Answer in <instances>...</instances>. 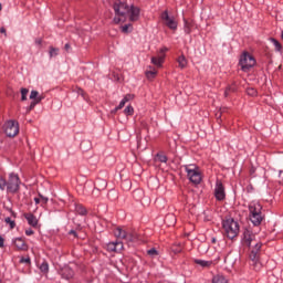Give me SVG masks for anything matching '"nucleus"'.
Returning a JSON list of instances; mask_svg holds the SVG:
<instances>
[{
	"mask_svg": "<svg viewBox=\"0 0 283 283\" xmlns=\"http://www.w3.org/2000/svg\"><path fill=\"white\" fill-rule=\"evenodd\" d=\"M129 7L127 2L116 0L113 4L115 12V18L113 19L114 23H125L127 21V12H129Z\"/></svg>",
	"mask_w": 283,
	"mask_h": 283,
	"instance_id": "1",
	"label": "nucleus"
},
{
	"mask_svg": "<svg viewBox=\"0 0 283 283\" xmlns=\"http://www.w3.org/2000/svg\"><path fill=\"white\" fill-rule=\"evenodd\" d=\"M249 211L252 224H254V227H260V224H262V220H264V217L262 216V205L258 201H252L249 205Z\"/></svg>",
	"mask_w": 283,
	"mask_h": 283,
	"instance_id": "2",
	"label": "nucleus"
},
{
	"mask_svg": "<svg viewBox=\"0 0 283 283\" xmlns=\"http://www.w3.org/2000/svg\"><path fill=\"white\" fill-rule=\"evenodd\" d=\"M222 228L226 232L227 238L233 240V238H238V233H240V224L238 221H234L233 218H228L223 220Z\"/></svg>",
	"mask_w": 283,
	"mask_h": 283,
	"instance_id": "3",
	"label": "nucleus"
},
{
	"mask_svg": "<svg viewBox=\"0 0 283 283\" xmlns=\"http://www.w3.org/2000/svg\"><path fill=\"white\" fill-rule=\"evenodd\" d=\"M184 169L188 176V179L193 185H200L202 182V175L200 174V168L193 164L184 166Z\"/></svg>",
	"mask_w": 283,
	"mask_h": 283,
	"instance_id": "4",
	"label": "nucleus"
},
{
	"mask_svg": "<svg viewBox=\"0 0 283 283\" xmlns=\"http://www.w3.org/2000/svg\"><path fill=\"white\" fill-rule=\"evenodd\" d=\"M252 249L250 252L251 266L254 271H260L262 269V263H260V250L262 249V243L256 242L251 244Z\"/></svg>",
	"mask_w": 283,
	"mask_h": 283,
	"instance_id": "5",
	"label": "nucleus"
},
{
	"mask_svg": "<svg viewBox=\"0 0 283 283\" xmlns=\"http://www.w3.org/2000/svg\"><path fill=\"white\" fill-rule=\"evenodd\" d=\"M239 65L242 72H249L251 67L255 66V57L248 52H243L239 59Z\"/></svg>",
	"mask_w": 283,
	"mask_h": 283,
	"instance_id": "6",
	"label": "nucleus"
},
{
	"mask_svg": "<svg viewBox=\"0 0 283 283\" xmlns=\"http://www.w3.org/2000/svg\"><path fill=\"white\" fill-rule=\"evenodd\" d=\"M114 235L115 238H118L119 240H125V242H136L138 240V234L134 232H127L123 230V228H116L114 230Z\"/></svg>",
	"mask_w": 283,
	"mask_h": 283,
	"instance_id": "7",
	"label": "nucleus"
},
{
	"mask_svg": "<svg viewBox=\"0 0 283 283\" xmlns=\"http://www.w3.org/2000/svg\"><path fill=\"white\" fill-rule=\"evenodd\" d=\"M3 132L8 138H14L19 134V122L10 119L4 123Z\"/></svg>",
	"mask_w": 283,
	"mask_h": 283,
	"instance_id": "8",
	"label": "nucleus"
},
{
	"mask_svg": "<svg viewBox=\"0 0 283 283\" xmlns=\"http://www.w3.org/2000/svg\"><path fill=\"white\" fill-rule=\"evenodd\" d=\"M21 187V179H19V175L10 174L9 181L7 182V191L9 193H17Z\"/></svg>",
	"mask_w": 283,
	"mask_h": 283,
	"instance_id": "9",
	"label": "nucleus"
},
{
	"mask_svg": "<svg viewBox=\"0 0 283 283\" xmlns=\"http://www.w3.org/2000/svg\"><path fill=\"white\" fill-rule=\"evenodd\" d=\"M161 20L164 21L165 25H167V28H169L170 30L178 29V22L176 21V18H174V15H169V12L164 11L161 13Z\"/></svg>",
	"mask_w": 283,
	"mask_h": 283,
	"instance_id": "10",
	"label": "nucleus"
},
{
	"mask_svg": "<svg viewBox=\"0 0 283 283\" xmlns=\"http://www.w3.org/2000/svg\"><path fill=\"white\" fill-rule=\"evenodd\" d=\"M126 17H128L129 21L132 22H136L138 21V19H140V8L132 4L128 8V11L126 13Z\"/></svg>",
	"mask_w": 283,
	"mask_h": 283,
	"instance_id": "11",
	"label": "nucleus"
},
{
	"mask_svg": "<svg viewBox=\"0 0 283 283\" xmlns=\"http://www.w3.org/2000/svg\"><path fill=\"white\" fill-rule=\"evenodd\" d=\"M255 241V234L251 233V230H245L243 232V244L245 247L251 248L252 244L256 243Z\"/></svg>",
	"mask_w": 283,
	"mask_h": 283,
	"instance_id": "12",
	"label": "nucleus"
},
{
	"mask_svg": "<svg viewBox=\"0 0 283 283\" xmlns=\"http://www.w3.org/2000/svg\"><path fill=\"white\" fill-rule=\"evenodd\" d=\"M214 196L217 200H224V186L222 185V181H217L216 188H214Z\"/></svg>",
	"mask_w": 283,
	"mask_h": 283,
	"instance_id": "13",
	"label": "nucleus"
},
{
	"mask_svg": "<svg viewBox=\"0 0 283 283\" xmlns=\"http://www.w3.org/2000/svg\"><path fill=\"white\" fill-rule=\"evenodd\" d=\"M60 275L64 280H72V277H74V270L72 269V266L65 265L64 268L61 269Z\"/></svg>",
	"mask_w": 283,
	"mask_h": 283,
	"instance_id": "14",
	"label": "nucleus"
},
{
	"mask_svg": "<svg viewBox=\"0 0 283 283\" xmlns=\"http://www.w3.org/2000/svg\"><path fill=\"white\" fill-rule=\"evenodd\" d=\"M146 78H148V81H154V78H156V76H158V70L151 65L147 66L146 71Z\"/></svg>",
	"mask_w": 283,
	"mask_h": 283,
	"instance_id": "15",
	"label": "nucleus"
},
{
	"mask_svg": "<svg viewBox=\"0 0 283 283\" xmlns=\"http://www.w3.org/2000/svg\"><path fill=\"white\" fill-rule=\"evenodd\" d=\"M150 62L155 67H163V63H165V54H158L157 56H153Z\"/></svg>",
	"mask_w": 283,
	"mask_h": 283,
	"instance_id": "16",
	"label": "nucleus"
},
{
	"mask_svg": "<svg viewBox=\"0 0 283 283\" xmlns=\"http://www.w3.org/2000/svg\"><path fill=\"white\" fill-rule=\"evenodd\" d=\"M13 244L18 249V251H28V244H25L23 238L13 239Z\"/></svg>",
	"mask_w": 283,
	"mask_h": 283,
	"instance_id": "17",
	"label": "nucleus"
},
{
	"mask_svg": "<svg viewBox=\"0 0 283 283\" xmlns=\"http://www.w3.org/2000/svg\"><path fill=\"white\" fill-rule=\"evenodd\" d=\"M193 262L195 264H197V266H200L201 269H211V266H213V261L195 259Z\"/></svg>",
	"mask_w": 283,
	"mask_h": 283,
	"instance_id": "18",
	"label": "nucleus"
},
{
	"mask_svg": "<svg viewBox=\"0 0 283 283\" xmlns=\"http://www.w3.org/2000/svg\"><path fill=\"white\" fill-rule=\"evenodd\" d=\"M24 218L28 221V224H30V227L36 228L39 226V219H36V217H34V214L27 213V214H24Z\"/></svg>",
	"mask_w": 283,
	"mask_h": 283,
	"instance_id": "19",
	"label": "nucleus"
},
{
	"mask_svg": "<svg viewBox=\"0 0 283 283\" xmlns=\"http://www.w3.org/2000/svg\"><path fill=\"white\" fill-rule=\"evenodd\" d=\"M134 99V95L132 94H126L123 99L119 102L118 106H116V109H123V107H125V105H127V103H129V101Z\"/></svg>",
	"mask_w": 283,
	"mask_h": 283,
	"instance_id": "20",
	"label": "nucleus"
},
{
	"mask_svg": "<svg viewBox=\"0 0 283 283\" xmlns=\"http://www.w3.org/2000/svg\"><path fill=\"white\" fill-rule=\"evenodd\" d=\"M193 30V21L184 20V31L186 34H191Z\"/></svg>",
	"mask_w": 283,
	"mask_h": 283,
	"instance_id": "21",
	"label": "nucleus"
},
{
	"mask_svg": "<svg viewBox=\"0 0 283 283\" xmlns=\"http://www.w3.org/2000/svg\"><path fill=\"white\" fill-rule=\"evenodd\" d=\"M40 272L43 273V275H48V273L50 272V264H48V261H43L40 265H39Z\"/></svg>",
	"mask_w": 283,
	"mask_h": 283,
	"instance_id": "22",
	"label": "nucleus"
},
{
	"mask_svg": "<svg viewBox=\"0 0 283 283\" xmlns=\"http://www.w3.org/2000/svg\"><path fill=\"white\" fill-rule=\"evenodd\" d=\"M212 283H229V280L222 274H217L212 277Z\"/></svg>",
	"mask_w": 283,
	"mask_h": 283,
	"instance_id": "23",
	"label": "nucleus"
},
{
	"mask_svg": "<svg viewBox=\"0 0 283 283\" xmlns=\"http://www.w3.org/2000/svg\"><path fill=\"white\" fill-rule=\"evenodd\" d=\"M177 63L181 70H185V67H187V57H185V55H180Z\"/></svg>",
	"mask_w": 283,
	"mask_h": 283,
	"instance_id": "24",
	"label": "nucleus"
},
{
	"mask_svg": "<svg viewBox=\"0 0 283 283\" xmlns=\"http://www.w3.org/2000/svg\"><path fill=\"white\" fill-rule=\"evenodd\" d=\"M271 43L275 48V52H282V44L275 38H270Z\"/></svg>",
	"mask_w": 283,
	"mask_h": 283,
	"instance_id": "25",
	"label": "nucleus"
},
{
	"mask_svg": "<svg viewBox=\"0 0 283 283\" xmlns=\"http://www.w3.org/2000/svg\"><path fill=\"white\" fill-rule=\"evenodd\" d=\"M40 98V103L43 101V96L39 95L38 91H31L30 93V99L31 101H39Z\"/></svg>",
	"mask_w": 283,
	"mask_h": 283,
	"instance_id": "26",
	"label": "nucleus"
},
{
	"mask_svg": "<svg viewBox=\"0 0 283 283\" xmlns=\"http://www.w3.org/2000/svg\"><path fill=\"white\" fill-rule=\"evenodd\" d=\"M75 211L76 213H78V216H87V209H85V207H83L82 205H77L75 207Z\"/></svg>",
	"mask_w": 283,
	"mask_h": 283,
	"instance_id": "27",
	"label": "nucleus"
},
{
	"mask_svg": "<svg viewBox=\"0 0 283 283\" xmlns=\"http://www.w3.org/2000/svg\"><path fill=\"white\" fill-rule=\"evenodd\" d=\"M49 55H50V59H53V56H59V49L54 46H50Z\"/></svg>",
	"mask_w": 283,
	"mask_h": 283,
	"instance_id": "28",
	"label": "nucleus"
},
{
	"mask_svg": "<svg viewBox=\"0 0 283 283\" xmlns=\"http://www.w3.org/2000/svg\"><path fill=\"white\" fill-rule=\"evenodd\" d=\"M132 30H134V27L132 24H125L122 27V32L124 34H128V32H132Z\"/></svg>",
	"mask_w": 283,
	"mask_h": 283,
	"instance_id": "29",
	"label": "nucleus"
},
{
	"mask_svg": "<svg viewBox=\"0 0 283 283\" xmlns=\"http://www.w3.org/2000/svg\"><path fill=\"white\" fill-rule=\"evenodd\" d=\"M124 114L126 116H134V106L128 105L125 109H124Z\"/></svg>",
	"mask_w": 283,
	"mask_h": 283,
	"instance_id": "30",
	"label": "nucleus"
},
{
	"mask_svg": "<svg viewBox=\"0 0 283 283\" xmlns=\"http://www.w3.org/2000/svg\"><path fill=\"white\" fill-rule=\"evenodd\" d=\"M106 250L111 252H116V241L107 243Z\"/></svg>",
	"mask_w": 283,
	"mask_h": 283,
	"instance_id": "31",
	"label": "nucleus"
},
{
	"mask_svg": "<svg viewBox=\"0 0 283 283\" xmlns=\"http://www.w3.org/2000/svg\"><path fill=\"white\" fill-rule=\"evenodd\" d=\"M28 88H21V101H28V94H29Z\"/></svg>",
	"mask_w": 283,
	"mask_h": 283,
	"instance_id": "32",
	"label": "nucleus"
},
{
	"mask_svg": "<svg viewBox=\"0 0 283 283\" xmlns=\"http://www.w3.org/2000/svg\"><path fill=\"white\" fill-rule=\"evenodd\" d=\"M4 222L10 226V229H14V227H17V223L10 217L6 218Z\"/></svg>",
	"mask_w": 283,
	"mask_h": 283,
	"instance_id": "33",
	"label": "nucleus"
},
{
	"mask_svg": "<svg viewBox=\"0 0 283 283\" xmlns=\"http://www.w3.org/2000/svg\"><path fill=\"white\" fill-rule=\"evenodd\" d=\"M6 187H8V181H6V179L0 176V189H1V191H4Z\"/></svg>",
	"mask_w": 283,
	"mask_h": 283,
	"instance_id": "34",
	"label": "nucleus"
},
{
	"mask_svg": "<svg viewBox=\"0 0 283 283\" xmlns=\"http://www.w3.org/2000/svg\"><path fill=\"white\" fill-rule=\"evenodd\" d=\"M168 220H170V224H176V216H174V214H168V216L165 218V222H168Z\"/></svg>",
	"mask_w": 283,
	"mask_h": 283,
	"instance_id": "35",
	"label": "nucleus"
},
{
	"mask_svg": "<svg viewBox=\"0 0 283 283\" xmlns=\"http://www.w3.org/2000/svg\"><path fill=\"white\" fill-rule=\"evenodd\" d=\"M156 158L159 160V163H167V155L157 154Z\"/></svg>",
	"mask_w": 283,
	"mask_h": 283,
	"instance_id": "36",
	"label": "nucleus"
},
{
	"mask_svg": "<svg viewBox=\"0 0 283 283\" xmlns=\"http://www.w3.org/2000/svg\"><path fill=\"white\" fill-rule=\"evenodd\" d=\"M231 92H235V86L232 85V86H228L224 91V96H229V94H231Z\"/></svg>",
	"mask_w": 283,
	"mask_h": 283,
	"instance_id": "37",
	"label": "nucleus"
},
{
	"mask_svg": "<svg viewBox=\"0 0 283 283\" xmlns=\"http://www.w3.org/2000/svg\"><path fill=\"white\" fill-rule=\"evenodd\" d=\"M147 253H148V255H150V258H156V255H158V250L153 248V249L148 250Z\"/></svg>",
	"mask_w": 283,
	"mask_h": 283,
	"instance_id": "38",
	"label": "nucleus"
},
{
	"mask_svg": "<svg viewBox=\"0 0 283 283\" xmlns=\"http://www.w3.org/2000/svg\"><path fill=\"white\" fill-rule=\"evenodd\" d=\"M247 92L249 96H258V91H255V88H248Z\"/></svg>",
	"mask_w": 283,
	"mask_h": 283,
	"instance_id": "39",
	"label": "nucleus"
},
{
	"mask_svg": "<svg viewBox=\"0 0 283 283\" xmlns=\"http://www.w3.org/2000/svg\"><path fill=\"white\" fill-rule=\"evenodd\" d=\"M39 103H41V98H38L36 101H32L30 104V109H34V107H36Z\"/></svg>",
	"mask_w": 283,
	"mask_h": 283,
	"instance_id": "40",
	"label": "nucleus"
},
{
	"mask_svg": "<svg viewBox=\"0 0 283 283\" xmlns=\"http://www.w3.org/2000/svg\"><path fill=\"white\" fill-rule=\"evenodd\" d=\"M115 244H116V251H123V242L115 241Z\"/></svg>",
	"mask_w": 283,
	"mask_h": 283,
	"instance_id": "41",
	"label": "nucleus"
},
{
	"mask_svg": "<svg viewBox=\"0 0 283 283\" xmlns=\"http://www.w3.org/2000/svg\"><path fill=\"white\" fill-rule=\"evenodd\" d=\"M21 264H30V258L20 259Z\"/></svg>",
	"mask_w": 283,
	"mask_h": 283,
	"instance_id": "42",
	"label": "nucleus"
},
{
	"mask_svg": "<svg viewBox=\"0 0 283 283\" xmlns=\"http://www.w3.org/2000/svg\"><path fill=\"white\" fill-rule=\"evenodd\" d=\"M25 235H34V230L33 229L25 230Z\"/></svg>",
	"mask_w": 283,
	"mask_h": 283,
	"instance_id": "43",
	"label": "nucleus"
},
{
	"mask_svg": "<svg viewBox=\"0 0 283 283\" xmlns=\"http://www.w3.org/2000/svg\"><path fill=\"white\" fill-rule=\"evenodd\" d=\"M4 242L6 240L3 239V237L0 235V249H3V247H6Z\"/></svg>",
	"mask_w": 283,
	"mask_h": 283,
	"instance_id": "44",
	"label": "nucleus"
},
{
	"mask_svg": "<svg viewBox=\"0 0 283 283\" xmlns=\"http://www.w3.org/2000/svg\"><path fill=\"white\" fill-rule=\"evenodd\" d=\"M102 182V189H105L107 187V181L106 180H99Z\"/></svg>",
	"mask_w": 283,
	"mask_h": 283,
	"instance_id": "45",
	"label": "nucleus"
},
{
	"mask_svg": "<svg viewBox=\"0 0 283 283\" xmlns=\"http://www.w3.org/2000/svg\"><path fill=\"white\" fill-rule=\"evenodd\" d=\"M167 48H161L160 50H159V53L158 54H165V52H167Z\"/></svg>",
	"mask_w": 283,
	"mask_h": 283,
	"instance_id": "46",
	"label": "nucleus"
},
{
	"mask_svg": "<svg viewBox=\"0 0 283 283\" xmlns=\"http://www.w3.org/2000/svg\"><path fill=\"white\" fill-rule=\"evenodd\" d=\"M77 94H81V96H84L83 90L78 88V90H77Z\"/></svg>",
	"mask_w": 283,
	"mask_h": 283,
	"instance_id": "47",
	"label": "nucleus"
},
{
	"mask_svg": "<svg viewBox=\"0 0 283 283\" xmlns=\"http://www.w3.org/2000/svg\"><path fill=\"white\" fill-rule=\"evenodd\" d=\"M279 178H281L283 180V171L282 170L279 171Z\"/></svg>",
	"mask_w": 283,
	"mask_h": 283,
	"instance_id": "48",
	"label": "nucleus"
},
{
	"mask_svg": "<svg viewBox=\"0 0 283 283\" xmlns=\"http://www.w3.org/2000/svg\"><path fill=\"white\" fill-rule=\"evenodd\" d=\"M34 202H35V205H39V202H41V199L34 198Z\"/></svg>",
	"mask_w": 283,
	"mask_h": 283,
	"instance_id": "49",
	"label": "nucleus"
},
{
	"mask_svg": "<svg viewBox=\"0 0 283 283\" xmlns=\"http://www.w3.org/2000/svg\"><path fill=\"white\" fill-rule=\"evenodd\" d=\"M1 34H6V28L0 29Z\"/></svg>",
	"mask_w": 283,
	"mask_h": 283,
	"instance_id": "50",
	"label": "nucleus"
},
{
	"mask_svg": "<svg viewBox=\"0 0 283 283\" xmlns=\"http://www.w3.org/2000/svg\"><path fill=\"white\" fill-rule=\"evenodd\" d=\"M41 198H42V200H44V202H48V198H45V197H43V196H41Z\"/></svg>",
	"mask_w": 283,
	"mask_h": 283,
	"instance_id": "51",
	"label": "nucleus"
},
{
	"mask_svg": "<svg viewBox=\"0 0 283 283\" xmlns=\"http://www.w3.org/2000/svg\"><path fill=\"white\" fill-rule=\"evenodd\" d=\"M211 242H212V244H216V242H217L216 238H212Z\"/></svg>",
	"mask_w": 283,
	"mask_h": 283,
	"instance_id": "52",
	"label": "nucleus"
},
{
	"mask_svg": "<svg viewBox=\"0 0 283 283\" xmlns=\"http://www.w3.org/2000/svg\"><path fill=\"white\" fill-rule=\"evenodd\" d=\"M116 112H118V109H116V107L112 111V114H116Z\"/></svg>",
	"mask_w": 283,
	"mask_h": 283,
	"instance_id": "53",
	"label": "nucleus"
},
{
	"mask_svg": "<svg viewBox=\"0 0 283 283\" xmlns=\"http://www.w3.org/2000/svg\"><path fill=\"white\" fill-rule=\"evenodd\" d=\"M35 43H36L38 45H41V40H36Z\"/></svg>",
	"mask_w": 283,
	"mask_h": 283,
	"instance_id": "54",
	"label": "nucleus"
},
{
	"mask_svg": "<svg viewBox=\"0 0 283 283\" xmlns=\"http://www.w3.org/2000/svg\"><path fill=\"white\" fill-rule=\"evenodd\" d=\"M65 50H70V44H65Z\"/></svg>",
	"mask_w": 283,
	"mask_h": 283,
	"instance_id": "55",
	"label": "nucleus"
},
{
	"mask_svg": "<svg viewBox=\"0 0 283 283\" xmlns=\"http://www.w3.org/2000/svg\"><path fill=\"white\" fill-rule=\"evenodd\" d=\"M1 10H3V7H2V4L0 3V11H1Z\"/></svg>",
	"mask_w": 283,
	"mask_h": 283,
	"instance_id": "56",
	"label": "nucleus"
},
{
	"mask_svg": "<svg viewBox=\"0 0 283 283\" xmlns=\"http://www.w3.org/2000/svg\"><path fill=\"white\" fill-rule=\"evenodd\" d=\"M281 39L283 40V31H282V33H281Z\"/></svg>",
	"mask_w": 283,
	"mask_h": 283,
	"instance_id": "57",
	"label": "nucleus"
},
{
	"mask_svg": "<svg viewBox=\"0 0 283 283\" xmlns=\"http://www.w3.org/2000/svg\"><path fill=\"white\" fill-rule=\"evenodd\" d=\"M72 234H74V231H71Z\"/></svg>",
	"mask_w": 283,
	"mask_h": 283,
	"instance_id": "58",
	"label": "nucleus"
}]
</instances>
